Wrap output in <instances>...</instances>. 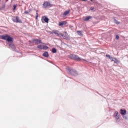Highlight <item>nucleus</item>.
Segmentation results:
<instances>
[{
  "label": "nucleus",
  "mask_w": 128,
  "mask_h": 128,
  "mask_svg": "<svg viewBox=\"0 0 128 128\" xmlns=\"http://www.w3.org/2000/svg\"><path fill=\"white\" fill-rule=\"evenodd\" d=\"M4 8H6V4H4L1 7V8L2 10H4Z\"/></svg>",
  "instance_id": "26"
},
{
  "label": "nucleus",
  "mask_w": 128,
  "mask_h": 128,
  "mask_svg": "<svg viewBox=\"0 0 128 128\" xmlns=\"http://www.w3.org/2000/svg\"><path fill=\"white\" fill-rule=\"evenodd\" d=\"M44 20L45 22L48 24V17H45Z\"/></svg>",
  "instance_id": "14"
},
{
  "label": "nucleus",
  "mask_w": 128,
  "mask_h": 128,
  "mask_svg": "<svg viewBox=\"0 0 128 128\" xmlns=\"http://www.w3.org/2000/svg\"><path fill=\"white\" fill-rule=\"evenodd\" d=\"M16 8V5H14L13 6V10H14Z\"/></svg>",
  "instance_id": "28"
},
{
  "label": "nucleus",
  "mask_w": 128,
  "mask_h": 128,
  "mask_svg": "<svg viewBox=\"0 0 128 128\" xmlns=\"http://www.w3.org/2000/svg\"><path fill=\"white\" fill-rule=\"evenodd\" d=\"M36 20H38V13L36 12Z\"/></svg>",
  "instance_id": "27"
},
{
  "label": "nucleus",
  "mask_w": 128,
  "mask_h": 128,
  "mask_svg": "<svg viewBox=\"0 0 128 128\" xmlns=\"http://www.w3.org/2000/svg\"><path fill=\"white\" fill-rule=\"evenodd\" d=\"M38 48H40V50H43L44 45H39L37 46Z\"/></svg>",
  "instance_id": "13"
},
{
  "label": "nucleus",
  "mask_w": 128,
  "mask_h": 128,
  "mask_svg": "<svg viewBox=\"0 0 128 128\" xmlns=\"http://www.w3.org/2000/svg\"><path fill=\"white\" fill-rule=\"evenodd\" d=\"M116 40H118V38H120V36H118V35H116Z\"/></svg>",
  "instance_id": "29"
},
{
  "label": "nucleus",
  "mask_w": 128,
  "mask_h": 128,
  "mask_svg": "<svg viewBox=\"0 0 128 128\" xmlns=\"http://www.w3.org/2000/svg\"><path fill=\"white\" fill-rule=\"evenodd\" d=\"M83 60H84V62H86V60H84V59H82Z\"/></svg>",
  "instance_id": "36"
},
{
  "label": "nucleus",
  "mask_w": 128,
  "mask_h": 128,
  "mask_svg": "<svg viewBox=\"0 0 128 128\" xmlns=\"http://www.w3.org/2000/svg\"><path fill=\"white\" fill-rule=\"evenodd\" d=\"M33 43L36 44H42V40L38 39H34L32 40Z\"/></svg>",
  "instance_id": "6"
},
{
  "label": "nucleus",
  "mask_w": 128,
  "mask_h": 128,
  "mask_svg": "<svg viewBox=\"0 0 128 128\" xmlns=\"http://www.w3.org/2000/svg\"><path fill=\"white\" fill-rule=\"evenodd\" d=\"M94 8L93 7H90V10H94Z\"/></svg>",
  "instance_id": "32"
},
{
  "label": "nucleus",
  "mask_w": 128,
  "mask_h": 128,
  "mask_svg": "<svg viewBox=\"0 0 128 128\" xmlns=\"http://www.w3.org/2000/svg\"><path fill=\"white\" fill-rule=\"evenodd\" d=\"M62 37H63V38H64V40H68L69 38L68 34V32H63V35Z\"/></svg>",
  "instance_id": "5"
},
{
  "label": "nucleus",
  "mask_w": 128,
  "mask_h": 128,
  "mask_svg": "<svg viewBox=\"0 0 128 128\" xmlns=\"http://www.w3.org/2000/svg\"><path fill=\"white\" fill-rule=\"evenodd\" d=\"M57 36H60V37L62 36L63 34L60 32V33H58Z\"/></svg>",
  "instance_id": "21"
},
{
  "label": "nucleus",
  "mask_w": 128,
  "mask_h": 128,
  "mask_svg": "<svg viewBox=\"0 0 128 128\" xmlns=\"http://www.w3.org/2000/svg\"><path fill=\"white\" fill-rule=\"evenodd\" d=\"M114 118L115 117V116H118V112H117V111H116L114 113Z\"/></svg>",
  "instance_id": "22"
},
{
  "label": "nucleus",
  "mask_w": 128,
  "mask_h": 128,
  "mask_svg": "<svg viewBox=\"0 0 128 128\" xmlns=\"http://www.w3.org/2000/svg\"><path fill=\"white\" fill-rule=\"evenodd\" d=\"M36 12H38V10H36Z\"/></svg>",
  "instance_id": "39"
},
{
  "label": "nucleus",
  "mask_w": 128,
  "mask_h": 128,
  "mask_svg": "<svg viewBox=\"0 0 128 128\" xmlns=\"http://www.w3.org/2000/svg\"><path fill=\"white\" fill-rule=\"evenodd\" d=\"M77 34L78 36H82V32L80 31H78Z\"/></svg>",
  "instance_id": "25"
},
{
  "label": "nucleus",
  "mask_w": 128,
  "mask_h": 128,
  "mask_svg": "<svg viewBox=\"0 0 128 128\" xmlns=\"http://www.w3.org/2000/svg\"><path fill=\"white\" fill-rule=\"evenodd\" d=\"M70 12V10H68L65 11L63 14V16H66Z\"/></svg>",
  "instance_id": "7"
},
{
  "label": "nucleus",
  "mask_w": 128,
  "mask_h": 128,
  "mask_svg": "<svg viewBox=\"0 0 128 128\" xmlns=\"http://www.w3.org/2000/svg\"><path fill=\"white\" fill-rule=\"evenodd\" d=\"M92 18V16H87L84 20V22H88V20H90Z\"/></svg>",
  "instance_id": "8"
},
{
  "label": "nucleus",
  "mask_w": 128,
  "mask_h": 128,
  "mask_svg": "<svg viewBox=\"0 0 128 128\" xmlns=\"http://www.w3.org/2000/svg\"><path fill=\"white\" fill-rule=\"evenodd\" d=\"M8 2V0H6V2Z\"/></svg>",
  "instance_id": "35"
},
{
  "label": "nucleus",
  "mask_w": 128,
  "mask_h": 128,
  "mask_svg": "<svg viewBox=\"0 0 128 128\" xmlns=\"http://www.w3.org/2000/svg\"><path fill=\"white\" fill-rule=\"evenodd\" d=\"M91 2H94V0H90Z\"/></svg>",
  "instance_id": "37"
},
{
  "label": "nucleus",
  "mask_w": 128,
  "mask_h": 128,
  "mask_svg": "<svg viewBox=\"0 0 128 128\" xmlns=\"http://www.w3.org/2000/svg\"><path fill=\"white\" fill-rule=\"evenodd\" d=\"M114 22L116 24H120V22L116 19H114Z\"/></svg>",
  "instance_id": "17"
},
{
  "label": "nucleus",
  "mask_w": 128,
  "mask_h": 128,
  "mask_svg": "<svg viewBox=\"0 0 128 128\" xmlns=\"http://www.w3.org/2000/svg\"><path fill=\"white\" fill-rule=\"evenodd\" d=\"M52 32H54V34H56V36H58V30H52Z\"/></svg>",
  "instance_id": "23"
},
{
  "label": "nucleus",
  "mask_w": 128,
  "mask_h": 128,
  "mask_svg": "<svg viewBox=\"0 0 128 128\" xmlns=\"http://www.w3.org/2000/svg\"><path fill=\"white\" fill-rule=\"evenodd\" d=\"M67 22L66 21H63L62 22H59V26H65V24H66Z\"/></svg>",
  "instance_id": "10"
},
{
  "label": "nucleus",
  "mask_w": 128,
  "mask_h": 128,
  "mask_svg": "<svg viewBox=\"0 0 128 128\" xmlns=\"http://www.w3.org/2000/svg\"><path fill=\"white\" fill-rule=\"evenodd\" d=\"M16 23H20V24H22V20L20 19V18H18V16H16Z\"/></svg>",
  "instance_id": "9"
},
{
  "label": "nucleus",
  "mask_w": 128,
  "mask_h": 128,
  "mask_svg": "<svg viewBox=\"0 0 128 128\" xmlns=\"http://www.w3.org/2000/svg\"><path fill=\"white\" fill-rule=\"evenodd\" d=\"M42 22L44 21V18H42Z\"/></svg>",
  "instance_id": "34"
},
{
  "label": "nucleus",
  "mask_w": 128,
  "mask_h": 128,
  "mask_svg": "<svg viewBox=\"0 0 128 128\" xmlns=\"http://www.w3.org/2000/svg\"><path fill=\"white\" fill-rule=\"evenodd\" d=\"M48 46L43 45V50H48Z\"/></svg>",
  "instance_id": "19"
},
{
  "label": "nucleus",
  "mask_w": 128,
  "mask_h": 128,
  "mask_svg": "<svg viewBox=\"0 0 128 128\" xmlns=\"http://www.w3.org/2000/svg\"><path fill=\"white\" fill-rule=\"evenodd\" d=\"M2 10V8H0V10Z\"/></svg>",
  "instance_id": "38"
},
{
  "label": "nucleus",
  "mask_w": 128,
  "mask_h": 128,
  "mask_svg": "<svg viewBox=\"0 0 128 128\" xmlns=\"http://www.w3.org/2000/svg\"><path fill=\"white\" fill-rule=\"evenodd\" d=\"M114 60H114L115 64H120V62L118 61V59L114 58Z\"/></svg>",
  "instance_id": "20"
},
{
  "label": "nucleus",
  "mask_w": 128,
  "mask_h": 128,
  "mask_svg": "<svg viewBox=\"0 0 128 128\" xmlns=\"http://www.w3.org/2000/svg\"><path fill=\"white\" fill-rule=\"evenodd\" d=\"M52 54H56V48H52Z\"/></svg>",
  "instance_id": "15"
},
{
  "label": "nucleus",
  "mask_w": 128,
  "mask_h": 128,
  "mask_svg": "<svg viewBox=\"0 0 128 128\" xmlns=\"http://www.w3.org/2000/svg\"><path fill=\"white\" fill-rule=\"evenodd\" d=\"M52 4L48 2H44L43 4V8H50Z\"/></svg>",
  "instance_id": "4"
},
{
  "label": "nucleus",
  "mask_w": 128,
  "mask_h": 128,
  "mask_svg": "<svg viewBox=\"0 0 128 128\" xmlns=\"http://www.w3.org/2000/svg\"><path fill=\"white\" fill-rule=\"evenodd\" d=\"M42 56H44V58H48L49 56L48 52H44L43 53Z\"/></svg>",
  "instance_id": "11"
},
{
  "label": "nucleus",
  "mask_w": 128,
  "mask_h": 128,
  "mask_svg": "<svg viewBox=\"0 0 128 128\" xmlns=\"http://www.w3.org/2000/svg\"><path fill=\"white\" fill-rule=\"evenodd\" d=\"M111 60H112V62H114V58H112Z\"/></svg>",
  "instance_id": "33"
},
{
  "label": "nucleus",
  "mask_w": 128,
  "mask_h": 128,
  "mask_svg": "<svg viewBox=\"0 0 128 128\" xmlns=\"http://www.w3.org/2000/svg\"><path fill=\"white\" fill-rule=\"evenodd\" d=\"M34 10H36V9H34Z\"/></svg>",
  "instance_id": "41"
},
{
  "label": "nucleus",
  "mask_w": 128,
  "mask_h": 128,
  "mask_svg": "<svg viewBox=\"0 0 128 128\" xmlns=\"http://www.w3.org/2000/svg\"><path fill=\"white\" fill-rule=\"evenodd\" d=\"M24 14H28V11H25V12H24Z\"/></svg>",
  "instance_id": "30"
},
{
  "label": "nucleus",
  "mask_w": 128,
  "mask_h": 128,
  "mask_svg": "<svg viewBox=\"0 0 128 128\" xmlns=\"http://www.w3.org/2000/svg\"><path fill=\"white\" fill-rule=\"evenodd\" d=\"M106 58H108L110 60H112V58L110 56L108 55V54H106Z\"/></svg>",
  "instance_id": "24"
},
{
  "label": "nucleus",
  "mask_w": 128,
  "mask_h": 128,
  "mask_svg": "<svg viewBox=\"0 0 128 128\" xmlns=\"http://www.w3.org/2000/svg\"><path fill=\"white\" fill-rule=\"evenodd\" d=\"M2 2V0H0V2Z\"/></svg>",
  "instance_id": "40"
},
{
  "label": "nucleus",
  "mask_w": 128,
  "mask_h": 128,
  "mask_svg": "<svg viewBox=\"0 0 128 128\" xmlns=\"http://www.w3.org/2000/svg\"><path fill=\"white\" fill-rule=\"evenodd\" d=\"M12 22H16V18L14 16L12 17Z\"/></svg>",
  "instance_id": "18"
},
{
  "label": "nucleus",
  "mask_w": 128,
  "mask_h": 128,
  "mask_svg": "<svg viewBox=\"0 0 128 128\" xmlns=\"http://www.w3.org/2000/svg\"><path fill=\"white\" fill-rule=\"evenodd\" d=\"M120 110V114H122V116H124V114H126V110L121 109Z\"/></svg>",
  "instance_id": "12"
},
{
  "label": "nucleus",
  "mask_w": 128,
  "mask_h": 128,
  "mask_svg": "<svg viewBox=\"0 0 128 128\" xmlns=\"http://www.w3.org/2000/svg\"><path fill=\"white\" fill-rule=\"evenodd\" d=\"M68 58H71V60H76L78 61L82 60V58L78 56V55L76 54H71L68 56Z\"/></svg>",
  "instance_id": "3"
},
{
  "label": "nucleus",
  "mask_w": 128,
  "mask_h": 128,
  "mask_svg": "<svg viewBox=\"0 0 128 128\" xmlns=\"http://www.w3.org/2000/svg\"><path fill=\"white\" fill-rule=\"evenodd\" d=\"M114 118H115L117 120V122H118V120H120V114H118V116H115Z\"/></svg>",
  "instance_id": "16"
},
{
  "label": "nucleus",
  "mask_w": 128,
  "mask_h": 128,
  "mask_svg": "<svg viewBox=\"0 0 128 128\" xmlns=\"http://www.w3.org/2000/svg\"><path fill=\"white\" fill-rule=\"evenodd\" d=\"M0 38L6 40L9 48H12V50H16V46L14 44V38L12 37L8 34H6L5 35L0 36Z\"/></svg>",
  "instance_id": "1"
},
{
  "label": "nucleus",
  "mask_w": 128,
  "mask_h": 128,
  "mask_svg": "<svg viewBox=\"0 0 128 128\" xmlns=\"http://www.w3.org/2000/svg\"><path fill=\"white\" fill-rule=\"evenodd\" d=\"M66 70H67V72L69 74L73 76H78V71L72 68L68 67L66 68Z\"/></svg>",
  "instance_id": "2"
},
{
  "label": "nucleus",
  "mask_w": 128,
  "mask_h": 128,
  "mask_svg": "<svg viewBox=\"0 0 128 128\" xmlns=\"http://www.w3.org/2000/svg\"><path fill=\"white\" fill-rule=\"evenodd\" d=\"M124 118H125V120H128V117L126 116H123Z\"/></svg>",
  "instance_id": "31"
}]
</instances>
